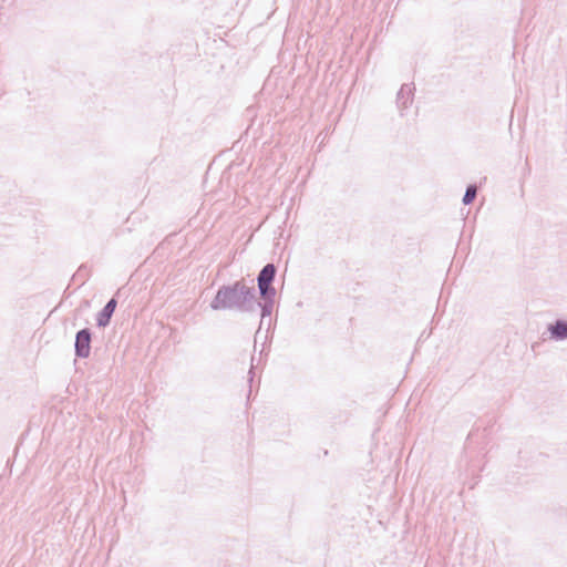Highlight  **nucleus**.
I'll list each match as a JSON object with an SVG mask.
<instances>
[{"instance_id":"obj_1","label":"nucleus","mask_w":567,"mask_h":567,"mask_svg":"<svg viewBox=\"0 0 567 567\" xmlns=\"http://www.w3.org/2000/svg\"><path fill=\"white\" fill-rule=\"evenodd\" d=\"M210 308L216 311L235 310L251 313L257 310L258 299L254 286H248L244 280H237L230 285L218 288Z\"/></svg>"},{"instance_id":"obj_2","label":"nucleus","mask_w":567,"mask_h":567,"mask_svg":"<svg viewBox=\"0 0 567 567\" xmlns=\"http://www.w3.org/2000/svg\"><path fill=\"white\" fill-rule=\"evenodd\" d=\"M277 274V268L274 264L265 265L257 276V285L260 297L276 296V289L272 286Z\"/></svg>"},{"instance_id":"obj_3","label":"nucleus","mask_w":567,"mask_h":567,"mask_svg":"<svg viewBox=\"0 0 567 567\" xmlns=\"http://www.w3.org/2000/svg\"><path fill=\"white\" fill-rule=\"evenodd\" d=\"M92 332L89 328L79 330L75 334L74 351L79 358H87L91 352Z\"/></svg>"},{"instance_id":"obj_4","label":"nucleus","mask_w":567,"mask_h":567,"mask_svg":"<svg viewBox=\"0 0 567 567\" xmlns=\"http://www.w3.org/2000/svg\"><path fill=\"white\" fill-rule=\"evenodd\" d=\"M117 301L111 298L96 316V324L100 328L109 326L111 318L116 309Z\"/></svg>"},{"instance_id":"obj_5","label":"nucleus","mask_w":567,"mask_h":567,"mask_svg":"<svg viewBox=\"0 0 567 567\" xmlns=\"http://www.w3.org/2000/svg\"><path fill=\"white\" fill-rule=\"evenodd\" d=\"M415 87L413 83H404L396 96V104L399 109L402 111L406 109L413 101V92Z\"/></svg>"},{"instance_id":"obj_6","label":"nucleus","mask_w":567,"mask_h":567,"mask_svg":"<svg viewBox=\"0 0 567 567\" xmlns=\"http://www.w3.org/2000/svg\"><path fill=\"white\" fill-rule=\"evenodd\" d=\"M547 330L550 334V339L555 341H563L567 339V320L557 319L553 323L548 324Z\"/></svg>"},{"instance_id":"obj_7","label":"nucleus","mask_w":567,"mask_h":567,"mask_svg":"<svg viewBox=\"0 0 567 567\" xmlns=\"http://www.w3.org/2000/svg\"><path fill=\"white\" fill-rule=\"evenodd\" d=\"M275 297H276V296H271V297H269V298H267V297H260V298L264 300V302H259V301H258V307H257V309H258V308H260V311H261V319H264V318H266V317H268V316H270V315H271V312H272V308H274V303H275Z\"/></svg>"},{"instance_id":"obj_8","label":"nucleus","mask_w":567,"mask_h":567,"mask_svg":"<svg viewBox=\"0 0 567 567\" xmlns=\"http://www.w3.org/2000/svg\"><path fill=\"white\" fill-rule=\"evenodd\" d=\"M477 195V187L474 184H471L466 187L465 194L462 198L464 205H470L474 202Z\"/></svg>"},{"instance_id":"obj_9","label":"nucleus","mask_w":567,"mask_h":567,"mask_svg":"<svg viewBox=\"0 0 567 567\" xmlns=\"http://www.w3.org/2000/svg\"><path fill=\"white\" fill-rule=\"evenodd\" d=\"M249 374H250L249 382H251L252 381V368L249 370Z\"/></svg>"}]
</instances>
